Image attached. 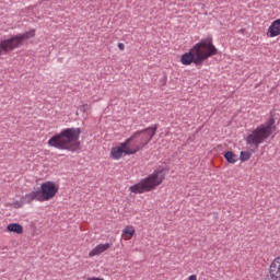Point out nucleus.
Wrapping results in <instances>:
<instances>
[{
    "label": "nucleus",
    "mask_w": 280,
    "mask_h": 280,
    "mask_svg": "<svg viewBox=\"0 0 280 280\" xmlns=\"http://www.w3.org/2000/svg\"><path fill=\"white\" fill-rule=\"evenodd\" d=\"M110 246H112L110 243H101L96 245L92 250H90L89 257H97L102 255V253H106V250H108Z\"/></svg>",
    "instance_id": "nucleus-13"
},
{
    "label": "nucleus",
    "mask_w": 280,
    "mask_h": 280,
    "mask_svg": "<svg viewBox=\"0 0 280 280\" xmlns=\"http://www.w3.org/2000/svg\"><path fill=\"white\" fill-rule=\"evenodd\" d=\"M135 233H136L135 226L127 225L122 230L121 237H124L125 242H128V241L132 240V237L135 236Z\"/></svg>",
    "instance_id": "nucleus-14"
},
{
    "label": "nucleus",
    "mask_w": 280,
    "mask_h": 280,
    "mask_svg": "<svg viewBox=\"0 0 280 280\" xmlns=\"http://www.w3.org/2000/svg\"><path fill=\"white\" fill-rule=\"evenodd\" d=\"M80 135H82L80 128H67L52 136L47 143L49 148L75 152V150H80Z\"/></svg>",
    "instance_id": "nucleus-1"
},
{
    "label": "nucleus",
    "mask_w": 280,
    "mask_h": 280,
    "mask_svg": "<svg viewBox=\"0 0 280 280\" xmlns=\"http://www.w3.org/2000/svg\"><path fill=\"white\" fill-rule=\"evenodd\" d=\"M224 159L232 165H235V163H237V155H235V153H233V151L225 152Z\"/></svg>",
    "instance_id": "nucleus-16"
},
{
    "label": "nucleus",
    "mask_w": 280,
    "mask_h": 280,
    "mask_svg": "<svg viewBox=\"0 0 280 280\" xmlns=\"http://www.w3.org/2000/svg\"><path fill=\"white\" fill-rule=\"evenodd\" d=\"M250 156H253L250 151H241L240 159L242 163H246V161H250Z\"/></svg>",
    "instance_id": "nucleus-17"
},
{
    "label": "nucleus",
    "mask_w": 280,
    "mask_h": 280,
    "mask_svg": "<svg viewBox=\"0 0 280 280\" xmlns=\"http://www.w3.org/2000/svg\"><path fill=\"white\" fill-rule=\"evenodd\" d=\"M8 233H16V235H22L23 233V225L19 223H11L7 226Z\"/></svg>",
    "instance_id": "nucleus-15"
},
{
    "label": "nucleus",
    "mask_w": 280,
    "mask_h": 280,
    "mask_svg": "<svg viewBox=\"0 0 280 280\" xmlns=\"http://www.w3.org/2000/svg\"><path fill=\"white\" fill-rule=\"evenodd\" d=\"M130 143H132V138H128L126 141L119 143V145L113 147L109 152L110 159L113 161H119L124 156L136 154Z\"/></svg>",
    "instance_id": "nucleus-7"
},
{
    "label": "nucleus",
    "mask_w": 280,
    "mask_h": 280,
    "mask_svg": "<svg viewBox=\"0 0 280 280\" xmlns=\"http://www.w3.org/2000/svg\"><path fill=\"white\" fill-rule=\"evenodd\" d=\"M58 185L54 182H45L40 184L39 191V198L42 199V202H49V200H54L56 198V195L58 194Z\"/></svg>",
    "instance_id": "nucleus-8"
},
{
    "label": "nucleus",
    "mask_w": 280,
    "mask_h": 280,
    "mask_svg": "<svg viewBox=\"0 0 280 280\" xmlns=\"http://www.w3.org/2000/svg\"><path fill=\"white\" fill-rule=\"evenodd\" d=\"M81 113H86V110H89V105L84 104L80 107Z\"/></svg>",
    "instance_id": "nucleus-18"
},
{
    "label": "nucleus",
    "mask_w": 280,
    "mask_h": 280,
    "mask_svg": "<svg viewBox=\"0 0 280 280\" xmlns=\"http://www.w3.org/2000/svg\"><path fill=\"white\" fill-rule=\"evenodd\" d=\"M191 49L199 65H202L205 60H209L213 56H218V48L213 45V37L211 36L201 39Z\"/></svg>",
    "instance_id": "nucleus-4"
},
{
    "label": "nucleus",
    "mask_w": 280,
    "mask_h": 280,
    "mask_svg": "<svg viewBox=\"0 0 280 280\" xmlns=\"http://www.w3.org/2000/svg\"><path fill=\"white\" fill-rule=\"evenodd\" d=\"M118 49H120V51H124V49H126V45H124V43H119Z\"/></svg>",
    "instance_id": "nucleus-19"
},
{
    "label": "nucleus",
    "mask_w": 280,
    "mask_h": 280,
    "mask_svg": "<svg viewBox=\"0 0 280 280\" xmlns=\"http://www.w3.org/2000/svg\"><path fill=\"white\" fill-rule=\"evenodd\" d=\"M36 36V30H31L23 34L14 35L13 37L0 40V58L1 56H7L9 51H14L22 47L23 40H30Z\"/></svg>",
    "instance_id": "nucleus-5"
},
{
    "label": "nucleus",
    "mask_w": 280,
    "mask_h": 280,
    "mask_svg": "<svg viewBox=\"0 0 280 280\" xmlns=\"http://www.w3.org/2000/svg\"><path fill=\"white\" fill-rule=\"evenodd\" d=\"M18 207H23V205H19Z\"/></svg>",
    "instance_id": "nucleus-21"
},
{
    "label": "nucleus",
    "mask_w": 280,
    "mask_h": 280,
    "mask_svg": "<svg viewBox=\"0 0 280 280\" xmlns=\"http://www.w3.org/2000/svg\"><path fill=\"white\" fill-rule=\"evenodd\" d=\"M163 180H165V170L156 168L148 177L130 186L129 191H131V194H148L149 191H154L160 185H163Z\"/></svg>",
    "instance_id": "nucleus-3"
},
{
    "label": "nucleus",
    "mask_w": 280,
    "mask_h": 280,
    "mask_svg": "<svg viewBox=\"0 0 280 280\" xmlns=\"http://www.w3.org/2000/svg\"><path fill=\"white\" fill-rule=\"evenodd\" d=\"M268 273L271 280H280V256H277L271 260Z\"/></svg>",
    "instance_id": "nucleus-10"
},
{
    "label": "nucleus",
    "mask_w": 280,
    "mask_h": 280,
    "mask_svg": "<svg viewBox=\"0 0 280 280\" xmlns=\"http://www.w3.org/2000/svg\"><path fill=\"white\" fill-rule=\"evenodd\" d=\"M179 62H182L184 67H190V65H196V67H198L200 65L192 48L180 56Z\"/></svg>",
    "instance_id": "nucleus-9"
},
{
    "label": "nucleus",
    "mask_w": 280,
    "mask_h": 280,
    "mask_svg": "<svg viewBox=\"0 0 280 280\" xmlns=\"http://www.w3.org/2000/svg\"><path fill=\"white\" fill-rule=\"evenodd\" d=\"M268 38H277L280 36V19L273 21L267 30Z\"/></svg>",
    "instance_id": "nucleus-12"
},
{
    "label": "nucleus",
    "mask_w": 280,
    "mask_h": 280,
    "mask_svg": "<svg viewBox=\"0 0 280 280\" xmlns=\"http://www.w3.org/2000/svg\"><path fill=\"white\" fill-rule=\"evenodd\" d=\"M277 128L275 127V119H269L268 122L261 124L252 130L250 133L247 135L245 141L250 150H257L264 141L270 139L272 132H275Z\"/></svg>",
    "instance_id": "nucleus-2"
},
{
    "label": "nucleus",
    "mask_w": 280,
    "mask_h": 280,
    "mask_svg": "<svg viewBox=\"0 0 280 280\" xmlns=\"http://www.w3.org/2000/svg\"><path fill=\"white\" fill-rule=\"evenodd\" d=\"M86 280H104V278L92 277V278H88Z\"/></svg>",
    "instance_id": "nucleus-20"
},
{
    "label": "nucleus",
    "mask_w": 280,
    "mask_h": 280,
    "mask_svg": "<svg viewBox=\"0 0 280 280\" xmlns=\"http://www.w3.org/2000/svg\"><path fill=\"white\" fill-rule=\"evenodd\" d=\"M21 200L23 205H31V202H34V200H37V202H43V199H40V192L38 191V189L26 194L24 197H22Z\"/></svg>",
    "instance_id": "nucleus-11"
},
{
    "label": "nucleus",
    "mask_w": 280,
    "mask_h": 280,
    "mask_svg": "<svg viewBox=\"0 0 280 280\" xmlns=\"http://www.w3.org/2000/svg\"><path fill=\"white\" fill-rule=\"evenodd\" d=\"M156 135V127H149L141 131H136L129 139H132L130 142L131 149L135 150V154L139 152L142 148H145L152 138Z\"/></svg>",
    "instance_id": "nucleus-6"
}]
</instances>
